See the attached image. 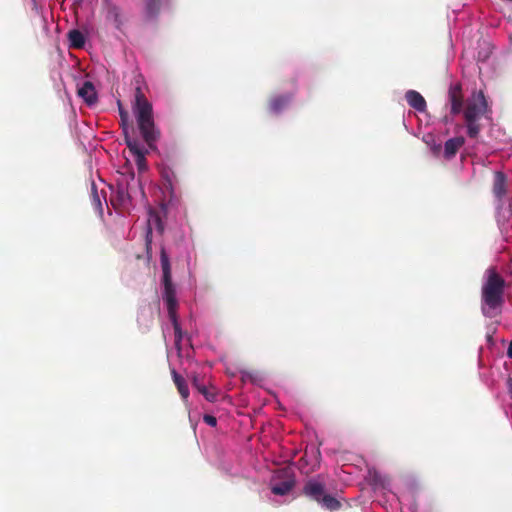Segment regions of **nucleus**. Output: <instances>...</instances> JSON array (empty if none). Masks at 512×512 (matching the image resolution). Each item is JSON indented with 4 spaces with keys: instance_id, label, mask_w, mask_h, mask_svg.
I'll list each match as a JSON object with an SVG mask.
<instances>
[{
    "instance_id": "obj_1",
    "label": "nucleus",
    "mask_w": 512,
    "mask_h": 512,
    "mask_svg": "<svg viewBox=\"0 0 512 512\" xmlns=\"http://www.w3.org/2000/svg\"><path fill=\"white\" fill-rule=\"evenodd\" d=\"M134 112L144 141L150 149H155V144L160 138V131L154 123L152 105L139 87L136 88L135 92Z\"/></svg>"
},
{
    "instance_id": "obj_2",
    "label": "nucleus",
    "mask_w": 512,
    "mask_h": 512,
    "mask_svg": "<svg viewBox=\"0 0 512 512\" xmlns=\"http://www.w3.org/2000/svg\"><path fill=\"white\" fill-rule=\"evenodd\" d=\"M504 279L495 271H490L482 287V313L489 318L500 313L504 303Z\"/></svg>"
},
{
    "instance_id": "obj_3",
    "label": "nucleus",
    "mask_w": 512,
    "mask_h": 512,
    "mask_svg": "<svg viewBox=\"0 0 512 512\" xmlns=\"http://www.w3.org/2000/svg\"><path fill=\"white\" fill-rule=\"evenodd\" d=\"M160 262L163 272L162 283L164 287L163 299L166 302L168 314H173L177 311L178 301L176 298V289L172 283L171 265L169 257L165 251V248H161Z\"/></svg>"
},
{
    "instance_id": "obj_4",
    "label": "nucleus",
    "mask_w": 512,
    "mask_h": 512,
    "mask_svg": "<svg viewBox=\"0 0 512 512\" xmlns=\"http://www.w3.org/2000/svg\"><path fill=\"white\" fill-rule=\"evenodd\" d=\"M303 492L329 511H336L341 507V503L334 496L325 493L324 485L316 480H309L304 485Z\"/></svg>"
},
{
    "instance_id": "obj_5",
    "label": "nucleus",
    "mask_w": 512,
    "mask_h": 512,
    "mask_svg": "<svg viewBox=\"0 0 512 512\" xmlns=\"http://www.w3.org/2000/svg\"><path fill=\"white\" fill-rule=\"evenodd\" d=\"M487 111V101L482 92H479L477 98L467 104L463 114L466 122H470L471 120L480 119L482 115H484Z\"/></svg>"
},
{
    "instance_id": "obj_6",
    "label": "nucleus",
    "mask_w": 512,
    "mask_h": 512,
    "mask_svg": "<svg viewBox=\"0 0 512 512\" xmlns=\"http://www.w3.org/2000/svg\"><path fill=\"white\" fill-rule=\"evenodd\" d=\"M276 479H281L280 482H274L271 486V491L275 495H286L288 494L295 485L294 477L288 474L286 471H280L275 476Z\"/></svg>"
},
{
    "instance_id": "obj_7",
    "label": "nucleus",
    "mask_w": 512,
    "mask_h": 512,
    "mask_svg": "<svg viewBox=\"0 0 512 512\" xmlns=\"http://www.w3.org/2000/svg\"><path fill=\"white\" fill-rule=\"evenodd\" d=\"M106 19L114 24L117 29H120L124 24V16L122 9L115 3L105 1Z\"/></svg>"
},
{
    "instance_id": "obj_8",
    "label": "nucleus",
    "mask_w": 512,
    "mask_h": 512,
    "mask_svg": "<svg viewBox=\"0 0 512 512\" xmlns=\"http://www.w3.org/2000/svg\"><path fill=\"white\" fill-rule=\"evenodd\" d=\"M161 177L163 179L165 189L169 192L170 196L173 197L179 183L175 171L171 167L164 166L161 169Z\"/></svg>"
},
{
    "instance_id": "obj_9",
    "label": "nucleus",
    "mask_w": 512,
    "mask_h": 512,
    "mask_svg": "<svg viewBox=\"0 0 512 512\" xmlns=\"http://www.w3.org/2000/svg\"><path fill=\"white\" fill-rule=\"evenodd\" d=\"M492 191L494 196L499 201H502L503 197L507 193V177L503 172H495Z\"/></svg>"
},
{
    "instance_id": "obj_10",
    "label": "nucleus",
    "mask_w": 512,
    "mask_h": 512,
    "mask_svg": "<svg viewBox=\"0 0 512 512\" xmlns=\"http://www.w3.org/2000/svg\"><path fill=\"white\" fill-rule=\"evenodd\" d=\"M449 100L451 103V113L456 115L462 111L463 95L460 85L452 86L449 89Z\"/></svg>"
},
{
    "instance_id": "obj_11",
    "label": "nucleus",
    "mask_w": 512,
    "mask_h": 512,
    "mask_svg": "<svg viewBox=\"0 0 512 512\" xmlns=\"http://www.w3.org/2000/svg\"><path fill=\"white\" fill-rule=\"evenodd\" d=\"M464 143L465 139L462 136L448 139L444 144V158L447 160L454 158L459 149L464 145Z\"/></svg>"
},
{
    "instance_id": "obj_12",
    "label": "nucleus",
    "mask_w": 512,
    "mask_h": 512,
    "mask_svg": "<svg viewBox=\"0 0 512 512\" xmlns=\"http://www.w3.org/2000/svg\"><path fill=\"white\" fill-rule=\"evenodd\" d=\"M405 99L409 106H411L415 110L419 112H424L426 110V101L419 92L415 90H408L405 93Z\"/></svg>"
},
{
    "instance_id": "obj_13",
    "label": "nucleus",
    "mask_w": 512,
    "mask_h": 512,
    "mask_svg": "<svg viewBox=\"0 0 512 512\" xmlns=\"http://www.w3.org/2000/svg\"><path fill=\"white\" fill-rule=\"evenodd\" d=\"M78 95L88 105H93L97 101V94L94 85L90 81H85L82 86L78 89Z\"/></svg>"
},
{
    "instance_id": "obj_14",
    "label": "nucleus",
    "mask_w": 512,
    "mask_h": 512,
    "mask_svg": "<svg viewBox=\"0 0 512 512\" xmlns=\"http://www.w3.org/2000/svg\"><path fill=\"white\" fill-rule=\"evenodd\" d=\"M290 100V95H279L272 97L268 103L270 112L274 114L280 113L288 105Z\"/></svg>"
},
{
    "instance_id": "obj_15",
    "label": "nucleus",
    "mask_w": 512,
    "mask_h": 512,
    "mask_svg": "<svg viewBox=\"0 0 512 512\" xmlns=\"http://www.w3.org/2000/svg\"><path fill=\"white\" fill-rule=\"evenodd\" d=\"M173 382L175 386L177 387V390L179 394L181 395V398L184 401L188 400L189 397V389L186 380L176 372V370L171 371Z\"/></svg>"
},
{
    "instance_id": "obj_16",
    "label": "nucleus",
    "mask_w": 512,
    "mask_h": 512,
    "mask_svg": "<svg viewBox=\"0 0 512 512\" xmlns=\"http://www.w3.org/2000/svg\"><path fill=\"white\" fill-rule=\"evenodd\" d=\"M69 46L74 49L82 48L85 44L83 33L77 29L68 32Z\"/></svg>"
},
{
    "instance_id": "obj_17",
    "label": "nucleus",
    "mask_w": 512,
    "mask_h": 512,
    "mask_svg": "<svg viewBox=\"0 0 512 512\" xmlns=\"http://www.w3.org/2000/svg\"><path fill=\"white\" fill-rule=\"evenodd\" d=\"M124 141L130 152L135 156L139 155V153H144V149H142L136 139H133L129 135V130L127 127H124Z\"/></svg>"
},
{
    "instance_id": "obj_18",
    "label": "nucleus",
    "mask_w": 512,
    "mask_h": 512,
    "mask_svg": "<svg viewBox=\"0 0 512 512\" xmlns=\"http://www.w3.org/2000/svg\"><path fill=\"white\" fill-rule=\"evenodd\" d=\"M197 391L202 394L209 402H215L217 400L218 394L214 387H207L205 384H203Z\"/></svg>"
},
{
    "instance_id": "obj_19",
    "label": "nucleus",
    "mask_w": 512,
    "mask_h": 512,
    "mask_svg": "<svg viewBox=\"0 0 512 512\" xmlns=\"http://www.w3.org/2000/svg\"><path fill=\"white\" fill-rule=\"evenodd\" d=\"M169 318L172 322L175 334V342L178 344L182 340V330L177 318V311L173 312V314H168Z\"/></svg>"
},
{
    "instance_id": "obj_20",
    "label": "nucleus",
    "mask_w": 512,
    "mask_h": 512,
    "mask_svg": "<svg viewBox=\"0 0 512 512\" xmlns=\"http://www.w3.org/2000/svg\"><path fill=\"white\" fill-rule=\"evenodd\" d=\"M152 235V228L150 227V225H148L145 234V247L148 261L152 259Z\"/></svg>"
},
{
    "instance_id": "obj_21",
    "label": "nucleus",
    "mask_w": 512,
    "mask_h": 512,
    "mask_svg": "<svg viewBox=\"0 0 512 512\" xmlns=\"http://www.w3.org/2000/svg\"><path fill=\"white\" fill-rule=\"evenodd\" d=\"M467 126V134L470 138H476L480 132V125L476 120H471L470 122H466Z\"/></svg>"
},
{
    "instance_id": "obj_22",
    "label": "nucleus",
    "mask_w": 512,
    "mask_h": 512,
    "mask_svg": "<svg viewBox=\"0 0 512 512\" xmlns=\"http://www.w3.org/2000/svg\"><path fill=\"white\" fill-rule=\"evenodd\" d=\"M91 200L95 210H97L99 213H102L103 205L95 185L92 186Z\"/></svg>"
},
{
    "instance_id": "obj_23",
    "label": "nucleus",
    "mask_w": 512,
    "mask_h": 512,
    "mask_svg": "<svg viewBox=\"0 0 512 512\" xmlns=\"http://www.w3.org/2000/svg\"><path fill=\"white\" fill-rule=\"evenodd\" d=\"M145 153L146 152L139 153V155L135 156V163H136L137 169L140 173L145 172L148 168L147 161L145 158Z\"/></svg>"
},
{
    "instance_id": "obj_24",
    "label": "nucleus",
    "mask_w": 512,
    "mask_h": 512,
    "mask_svg": "<svg viewBox=\"0 0 512 512\" xmlns=\"http://www.w3.org/2000/svg\"><path fill=\"white\" fill-rule=\"evenodd\" d=\"M203 420L207 425L212 427L216 426L217 424V419L212 415H205Z\"/></svg>"
},
{
    "instance_id": "obj_25",
    "label": "nucleus",
    "mask_w": 512,
    "mask_h": 512,
    "mask_svg": "<svg viewBox=\"0 0 512 512\" xmlns=\"http://www.w3.org/2000/svg\"><path fill=\"white\" fill-rule=\"evenodd\" d=\"M192 385L195 389H199V387H201L203 385V383L200 381V378L198 375H194L192 377Z\"/></svg>"
},
{
    "instance_id": "obj_26",
    "label": "nucleus",
    "mask_w": 512,
    "mask_h": 512,
    "mask_svg": "<svg viewBox=\"0 0 512 512\" xmlns=\"http://www.w3.org/2000/svg\"><path fill=\"white\" fill-rule=\"evenodd\" d=\"M121 120H122V129L124 130V127H127L129 129V126L127 124V118L128 115L125 111L120 110Z\"/></svg>"
},
{
    "instance_id": "obj_27",
    "label": "nucleus",
    "mask_w": 512,
    "mask_h": 512,
    "mask_svg": "<svg viewBox=\"0 0 512 512\" xmlns=\"http://www.w3.org/2000/svg\"><path fill=\"white\" fill-rule=\"evenodd\" d=\"M118 194H119L121 200H124L125 198H130L128 188H126V190L124 188H119Z\"/></svg>"
},
{
    "instance_id": "obj_28",
    "label": "nucleus",
    "mask_w": 512,
    "mask_h": 512,
    "mask_svg": "<svg viewBox=\"0 0 512 512\" xmlns=\"http://www.w3.org/2000/svg\"><path fill=\"white\" fill-rule=\"evenodd\" d=\"M433 152L435 154L439 153L441 151V145L438 144V145H434L433 148H432Z\"/></svg>"
},
{
    "instance_id": "obj_29",
    "label": "nucleus",
    "mask_w": 512,
    "mask_h": 512,
    "mask_svg": "<svg viewBox=\"0 0 512 512\" xmlns=\"http://www.w3.org/2000/svg\"><path fill=\"white\" fill-rule=\"evenodd\" d=\"M507 356L509 358H512V341L510 342L508 349H507Z\"/></svg>"
},
{
    "instance_id": "obj_30",
    "label": "nucleus",
    "mask_w": 512,
    "mask_h": 512,
    "mask_svg": "<svg viewBox=\"0 0 512 512\" xmlns=\"http://www.w3.org/2000/svg\"><path fill=\"white\" fill-rule=\"evenodd\" d=\"M507 384H508L509 393L511 394V397H512V378L508 379Z\"/></svg>"
}]
</instances>
